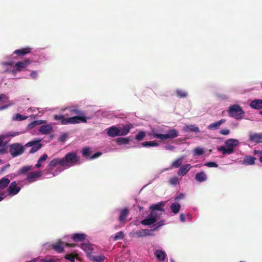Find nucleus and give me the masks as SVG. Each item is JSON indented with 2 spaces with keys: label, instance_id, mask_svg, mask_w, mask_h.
Segmentation results:
<instances>
[{
  "label": "nucleus",
  "instance_id": "nucleus-18",
  "mask_svg": "<svg viewBox=\"0 0 262 262\" xmlns=\"http://www.w3.org/2000/svg\"><path fill=\"white\" fill-rule=\"evenodd\" d=\"M80 248L86 253L88 258L92 254L93 248L92 244L89 243H82L80 245Z\"/></svg>",
  "mask_w": 262,
  "mask_h": 262
},
{
  "label": "nucleus",
  "instance_id": "nucleus-16",
  "mask_svg": "<svg viewBox=\"0 0 262 262\" xmlns=\"http://www.w3.org/2000/svg\"><path fill=\"white\" fill-rule=\"evenodd\" d=\"M33 167L32 166H29L27 165L23 166V167L20 168L16 173L11 174L10 175V177L11 179L14 178L15 177L18 176L22 174H25L28 171L31 170L33 169Z\"/></svg>",
  "mask_w": 262,
  "mask_h": 262
},
{
  "label": "nucleus",
  "instance_id": "nucleus-14",
  "mask_svg": "<svg viewBox=\"0 0 262 262\" xmlns=\"http://www.w3.org/2000/svg\"><path fill=\"white\" fill-rule=\"evenodd\" d=\"M155 255L158 260L161 262H167L168 258L166 252L162 249H157L155 252Z\"/></svg>",
  "mask_w": 262,
  "mask_h": 262
},
{
  "label": "nucleus",
  "instance_id": "nucleus-64",
  "mask_svg": "<svg viewBox=\"0 0 262 262\" xmlns=\"http://www.w3.org/2000/svg\"><path fill=\"white\" fill-rule=\"evenodd\" d=\"M36 110H37V108H33V109L32 110V111H33V112H35Z\"/></svg>",
  "mask_w": 262,
  "mask_h": 262
},
{
  "label": "nucleus",
  "instance_id": "nucleus-47",
  "mask_svg": "<svg viewBox=\"0 0 262 262\" xmlns=\"http://www.w3.org/2000/svg\"><path fill=\"white\" fill-rule=\"evenodd\" d=\"M27 117L24 115H20L19 114H17L13 116V120L16 121H21L27 119Z\"/></svg>",
  "mask_w": 262,
  "mask_h": 262
},
{
  "label": "nucleus",
  "instance_id": "nucleus-46",
  "mask_svg": "<svg viewBox=\"0 0 262 262\" xmlns=\"http://www.w3.org/2000/svg\"><path fill=\"white\" fill-rule=\"evenodd\" d=\"M204 152V150L203 148L198 147L195 148L193 150V155L194 156H200L203 154Z\"/></svg>",
  "mask_w": 262,
  "mask_h": 262
},
{
  "label": "nucleus",
  "instance_id": "nucleus-20",
  "mask_svg": "<svg viewBox=\"0 0 262 262\" xmlns=\"http://www.w3.org/2000/svg\"><path fill=\"white\" fill-rule=\"evenodd\" d=\"M249 139L251 141L255 143H260L262 142V133L249 134Z\"/></svg>",
  "mask_w": 262,
  "mask_h": 262
},
{
  "label": "nucleus",
  "instance_id": "nucleus-8",
  "mask_svg": "<svg viewBox=\"0 0 262 262\" xmlns=\"http://www.w3.org/2000/svg\"><path fill=\"white\" fill-rule=\"evenodd\" d=\"M228 114L230 117L239 120L244 117L245 112L239 105L234 104L229 107Z\"/></svg>",
  "mask_w": 262,
  "mask_h": 262
},
{
  "label": "nucleus",
  "instance_id": "nucleus-53",
  "mask_svg": "<svg viewBox=\"0 0 262 262\" xmlns=\"http://www.w3.org/2000/svg\"><path fill=\"white\" fill-rule=\"evenodd\" d=\"M220 134L223 135H228L230 134V130L228 129H223L220 130Z\"/></svg>",
  "mask_w": 262,
  "mask_h": 262
},
{
  "label": "nucleus",
  "instance_id": "nucleus-10",
  "mask_svg": "<svg viewBox=\"0 0 262 262\" xmlns=\"http://www.w3.org/2000/svg\"><path fill=\"white\" fill-rule=\"evenodd\" d=\"M9 96L5 94H0V111L4 110L14 105L13 101L9 100Z\"/></svg>",
  "mask_w": 262,
  "mask_h": 262
},
{
  "label": "nucleus",
  "instance_id": "nucleus-37",
  "mask_svg": "<svg viewBox=\"0 0 262 262\" xmlns=\"http://www.w3.org/2000/svg\"><path fill=\"white\" fill-rule=\"evenodd\" d=\"M78 254L77 253L67 254L64 256V258L71 262H75V259L78 258Z\"/></svg>",
  "mask_w": 262,
  "mask_h": 262
},
{
  "label": "nucleus",
  "instance_id": "nucleus-42",
  "mask_svg": "<svg viewBox=\"0 0 262 262\" xmlns=\"http://www.w3.org/2000/svg\"><path fill=\"white\" fill-rule=\"evenodd\" d=\"M116 142L119 145L123 144H127L129 143V139L127 138H118L116 139Z\"/></svg>",
  "mask_w": 262,
  "mask_h": 262
},
{
  "label": "nucleus",
  "instance_id": "nucleus-41",
  "mask_svg": "<svg viewBox=\"0 0 262 262\" xmlns=\"http://www.w3.org/2000/svg\"><path fill=\"white\" fill-rule=\"evenodd\" d=\"M89 258L97 262H101L104 259V257L102 255H94L92 254Z\"/></svg>",
  "mask_w": 262,
  "mask_h": 262
},
{
  "label": "nucleus",
  "instance_id": "nucleus-3",
  "mask_svg": "<svg viewBox=\"0 0 262 262\" xmlns=\"http://www.w3.org/2000/svg\"><path fill=\"white\" fill-rule=\"evenodd\" d=\"M63 162V159L55 158L49 163L47 171L53 177L58 175L60 172L66 169Z\"/></svg>",
  "mask_w": 262,
  "mask_h": 262
},
{
  "label": "nucleus",
  "instance_id": "nucleus-45",
  "mask_svg": "<svg viewBox=\"0 0 262 262\" xmlns=\"http://www.w3.org/2000/svg\"><path fill=\"white\" fill-rule=\"evenodd\" d=\"M59 259L55 257L40 258L39 262H59Z\"/></svg>",
  "mask_w": 262,
  "mask_h": 262
},
{
  "label": "nucleus",
  "instance_id": "nucleus-29",
  "mask_svg": "<svg viewBox=\"0 0 262 262\" xmlns=\"http://www.w3.org/2000/svg\"><path fill=\"white\" fill-rule=\"evenodd\" d=\"M250 106L254 109H260L262 108V100L255 99L250 103Z\"/></svg>",
  "mask_w": 262,
  "mask_h": 262
},
{
  "label": "nucleus",
  "instance_id": "nucleus-2",
  "mask_svg": "<svg viewBox=\"0 0 262 262\" xmlns=\"http://www.w3.org/2000/svg\"><path fill=\"white\" fill-rule=\"evenodd\" d=\"M70 112L71 113H74L78 116L66 118L64 116L62 115H56L54 116V119L58 121L57 123L63 125L76 124L81 122H86L88 118L85 117L83 112L77 109H72L70 110Z\"/></svg>",
  "mask_w": 262,
  "mask_h": 262
},
{
  "label": "nucleus",
  "instance_id": "nucleus-13",
  "mask_svg": "<svg viewBox=\"0 0 262 262\" xmlns=\"http://www.w3.org/2000/svg\"><path fill=\"white\" fill-rule=\"evenodd\" d=\"M40 142V140H34L29 142L26 144V147H31L30 153H34L41 148V144Z\"/></svg>",
  "mask_w": 262,
  "mask_h": 262
},
{
  "label": "nucleus",
  "instance_id": "nucleus-19",
  "mask_svg": "<svg viewBox=\"0 0 262 262\" xmlns=\"http://www.w3.org/2000/svg\"><path fill=\"white\" fill-rule=\"evenodd\" d=\"M64 245V242H62L60 239H59L55 244L52 245V248L58 253H60L63 252Z\"/></svg>",
  "mask_w": 262,
  "mask_h": 262
},
{
  "label": "nucleus",
  "instance_id": "nucleus-63",
  "mask_svg": "<svg viewBox=\"0 0 262 262\" xmlns=\"http://www.w3.org/2000/svg\"><path fill=\"white\" fill-rule=\"evenodd\" d=\"M170 262H175V261L173 259H171Z\"/></svg>",
  "mask_w": 262,
  "mask_h": 262
},
{
  "label": "nucleus",
  "instance_id": "nucleus-61",
  "mask_svg": "<svg viewBox=\"0 0 262 262\" xmlns=\"http://www.w3.org/2000/svg\"><path fill=\"white\" fill-rule=\"evenodd\" d=\"M64 245H66L67 247H73L75 246V244L65 243H64Z\"/></svg>",
  "mask_w": 262,
  "mask_h": 262
},
{
  "label": "nucleus",
  "instance_id": "nucleus-49",
  "mask_svg": "<svg viewBox=\"0 0 262 262\" xmlns=\"http://www.w3.org/2000/svg\"><path fill=\"white\" fill-rule=\"evenodd\" d=\"M42 122H43V121H42V120L34 121L31 122L28 125V127L30 128H32L33 127H34L36 125H37L38 124H40L42 123Z\"/></svg>",
  "mask_w": 262,
  "mask_h": 262
},
{
  "label": "nucleus",
  "instance_id": "nucleus-15",
  "mask_svg": "<svg viewBox=\"0 0 262 262\" xmlns=\"http://www.w3.org/2000/svg\"><path fill=\"white\" fill-rule=\"evenodd\" d=\"M41 174L40 171H35L29 173L25 180L27 183H32L40 177Z\"/></svg>",
  "mask_w": 262,
  "mask_h": 262
},
{
  "label": "nucleus",
  "instance_id": "nucleus-62",
  "mask_svg": "<svg viewBox=\"0 0 262 262\" xmlns=\"http://www.w3.org/2000/svg\"><path fill=\"white\" fill-rule=\"evenodd\" d=\"M259 161L262 163V155L259 158Z\"/></svg>",
  "mask_w": 262,
  "mask_h": 262
},
{
  "label": "nucleus",
  "instance_id": "nucleus-25",
  "mask_svg": "<svg viewBox=\"0 0 262 262\" xmlns=\"http://www.w3.org/2000/svg\"><path fill=\"white\" fill-rule=\"evenodd\" d=\"M195 179L197 182L202 183L207 180V176L204 171H201L195 174Z\"/></svg>",
  "mask_w": 262,
  "mask_h": 262
},
{
  "label": "nucleus",
  "instance_id": "nucleus-7",
  "mask_svg": "<svg viewBox=\"0 0 262 262\" xmlns=\"http://www.w3.org/2000/svg\"><path fill=\"white\" fill-rule=\"evenodd\" d=\"M20 187L17 185L16 181L12 182L8 188V192L3 191L0 193V202L8 195L13 196L17 194L20 190Z\"/></svg>",
  "mask_w": 262,
  "mask_h": 262
},
{
  "label": "nucleus",
  "instance_id": "nucleus-43",
  "mask_svg": "<svg viewBox=\"0 0 262 262\" xmlns=\"http://www.w3.org/2000/svg\"><path fill=\"white\" fill-rule=\"evenodd\" d=\"M146 133L143 131H140L138 134L136 136V139L138 141H140L144 139L145 137L146 136Z\"/></svg>",
  "mask_w": 262,
  "mask_h": 262
},
{
  "label": "nucleus",
  "instance_id": "nucleus-24",
  "mask_svg": "<svg viewBox=\"0 0 262 262\" xmlns=\"http://www.w3.org/2000/svg\"><path fill=\"white\" fill-rule=\"evenodd\" d=\"M191 166L189 164L184 165L180 167L177 174L179 176H183L185 175L191 169Z\"/></svg>",
  "mask_w": 262,
  "mask_h": 262
},
{
  "label": "nucleus",
  "instance_id": "nucleus-40",
  "mask_svg": "<svg viewBox=\"0 0 262 262\" xmlns=\"http://www.w3.org/2000/svg\"><path fill=\"white\" fill-rule=\"evenodd\" d=\"M184 157H180L174 160L171 164V167L174 168L179 167L183 163Z\"/></svg>",
  "mask_w": 262,
  "mask_h": 262
},
{
  "label": "nucleus",
  "instance_id": "nucleus-39",
  "mask_svg": "<svg viewBox=\"0 0 262 262\" xmlns=\"http://www.w3.org/2000/svg\"><path fill=\"white\" fill-rule=\"evenodd\" d=\"M128 214V210L126 208L122 209L120 211V214L119 216V221L120 222L124 221Z\"/></svg>",
  "mask_w": 262,
  "mask_h": 262
},
{
  "label": "nucleus",
  "instance_id": "nucleus-31",
  "mask_svg": "<svg viewBox=\"0 0 262 262\" xmlns=\"http://www.w3.org/2000/svg\"><path fill=\"white\" fill-rule=\"evenodd\" d=\"M255 159L251 156H246L243 160V164L246 165H251L255 163Z\"/></svg>",
  "mask_w": 262,
  "mask_h": 262
},
{
  "label": "nucleus",
  "instance_id": "nucleus-26",
  "mask_svg": "<svg viewBox=\"0 0 262 262\" xmlns=\"http://www.w3.org/2000/svg\"><path fill=\"white\" fill-rule=\"evenodd\" d=\"M18 132H9L0 135V145L4 139L9 137H15L19 135Z\"/></svg>",
  "mask_w": 262,
  "mask_h": 262
},
{
  "label": "nucleus",
  "instance_id": "nucleus-12",
  "mask_svg": "<svg viewBox=\"0 0 262 262\" xmlns=\"http://www.w3.org/2000/svg\"><path fill=\"white\" fill-rule=\"evenodd\" d=\"M152 231L144 229L138 231H133L130 232L129 235L133 237L139 238L151 235Z\"/></svg>",
  "mask_w": 262,
  "mask_h": 262
},
{
  "label": "nucleus",
  "instance_id": "nucleus-21",
  "mask_svg": "<svg viewBox=\"0 0 262 262\" xmlns=\"http://www.w3.org/2000/svg\"><path fill=\"white\" fill-rule=\"evenodd\" d=\"M107 134L108 136L114 137L116 136H119V127L116 126H112L106 129Z\"/></svg>",
  "mask_w": 262,
  "mask_h": 262
},
{
  "label": "nucleus",
  "instance_id": "nucleus-44",
  "mask_svg": "<svg viewBox=\"0 0 262 262\" xmlns=\"http://www.w3.org/2000/svg\"><path fill=\"white\" fill-rule=\"evenodd\" d=\"M176 94L177 96L180 98H185L187 96V93L184 90H177Z\"/></svg>",
  "mask_w": 262,
  "mask_h": 262
},
{
  "label": "nucleus",
  "instance_id": "nucleus-6",
  "mask_svg": "<svg viewBox=\"0 0 262 262\" xmlns=\"http://www.w3.org/2000/svg\"><path fill=\"white\" fill-rule=\"evenodd\" d=\"M62 159H63V162L66 169L81 163L79 157L75 152H69Z\"/></svg>",
  "mask_w": 262,
  "mask_h": 262
},
{
  "label": "nucleus",
  "instance_id": "nucleus-48",
  "mask_svg": "<svg viewBox=\"0 0 262 262\" xmlns=\"http://www.w3.org/2000/svg\"><path fill=\"white\" fill-rule=\"evenodd\" d=\"M124 237V233L122 231H120L117 233L114 237V241H118L119 239H123Z\"/></svg>",
  "mask_w": 262,
  "mask_h": 262
},
{
  "label": "nucleus",
  "instance_id": "nucleus-58",
  "mask_svg": "<svg viewBox=\"0 0 262 262\" xmlns=\"http://www.w3.org/2000/svg\"><path fill=\"white\" fill-rule=\"evenodd\" d=\"M165 148L166 150H173L174 148V146L170 145H166L165 147Z\"/></svg>",
  "mask_w": 262,
  "mask_h": 262
},
{
  "label": "nucleus",
  "instance_id": "nucleus-11",
  "mask_svg": "<svg viewBox=\"0 0 262 262\" xmlns=\"http://www.w3.org/2000/svg\"><path fill=\"white\" fill-rule=\"evenodd\" d=\"M161 213H157L155 212H151L150 214L145 219L141 221L144 225H150L156 223L159 219Z\"/></svg>",
  "mask_w": 262,
  "mask_h": 262
},
{
  "label": "nucleus",
  "instance_id": "nucleus-55",
  "mask_svg": "<svg viewBox=\"0 0 262 262\" xmlns=\"http://www.w3.org/2000/svg\"><path fill=\"white\" fill-rule=\"evenodd\" d=\"M163 225H164V221H161L160 222H158L156 224V225H155L156 228L153 230H154L156 228H158L161 227Z\"/></svg>",
  "mask_w": 262,
  "mask_h": 262
},
{
  "label": "nucleus",
  "instance_id": "nucleus-1",
  "mask_svg": "<svg viewBox=\"0 0 262 262\" xmlns=\"http://www.w3.org/2000/svg\"><path fill=\"white\" fill-rule=\"evenodd\" d=\"M30 64L28 59L14 62L12 60L3 61L1 63L2 68L5 73H6L16 78L18 73L24 71Z\"/></svg>",
  "mask_w": 262,
  "mask_h": 262
},
{
  "label": "nucleus",
  "instance_id": "nucleus-56",
  "mask_svg": "<svg viewBox=\"0 0 262 262\" xmlns=\"http://www.w3.org/2000/svg\"><path fill=\"white\" fill-rule=\"evenodd\" d=\"M253 153L256 155H258V156L259 157V158L260 157V156L262 155V150H254V151H253Z\"/></svg>",
  "mask_w": 262,
  "mask_h": 262
},
{
  "label": "nucleus",
  "instance_id": "nucleus-4",
  "mask_svg": "<svg viewBox=\"0 0 262 262\" xmlns=\"http://www.w3.org/2000/svg\"><path fill=\"white\" fill-rule=\"evenodd\" d=\"M239 144L237 139L231 138L225 142V146H221L217 148V150L221 151L224 155H230L232 154L234 149Z\"/></svg>",
  "mask_w": 262,
  "mask_h": 262
},
{
  "label": "nucleus",
  "instance_id": "nucleus-17",
  "mask_svg": "<svg viewBox=\"0 0 262 262\" xmlns=\"http://www.w3.org/2000/svg\"><path fill=\"white\" fill-rule=\"evenodd\" d=\"M71 236L74 242L77 243L84 241L87 235L84 233L79 232L74 233Z\"/></svg>",
  "mask_w": 262,
  "mask_h": 262
},
{
  "label": "nucleus",
  "instance_id": "nucleus-34",
  "mask_svg": "<svg viewBox=\"0 0 262 262\" xmlns=\"http://www.w3.org/2000/svg\"><path fill=\"white\" fill-rule=\"evenodd\" d=\"M170 208L172 212L176 214L180 211L181 209V205L178 203L174 202L171 204Z\"/></svg>",
  "mask_w": 262,
  "mask_h": 262
},
{
  "label": "nucleus",
  "instance_id": "nucleus-23",
  "mask_svg": "<svg viewBox=\"0 0 262 262\" xmlns=\"http://www.w3.org/2000/svg\"><path fill=\"white\" fill-rule=\"evenodd\" d=\"M226 122V120L224 119H222L219 121L211 123L207 127L208 129L209 130H216L220 128L221 125Z\"/></svg>",
  "mask_w": 262,
  "mask_h": 262
},
{
  "label": "nucleus",
  "instance_id": "nucleus-32",
  "mask_svg": "<svg viewBox=\"0 0 262 262\" xmlns=\"http://www.w3.org/2000/svg\"><path fill=\"white\" fill-rule=\"evenodd\" d=\"M52 129V127L50 124L43 125L40 126L39 132L42 134H48Z\"/></svg>",
  "mask_w": 262,
  "mask_h": 262
},
{
  "label": "nucleus",
  "instance_id": "nucleus-33",
  "mask_svg": "<svg viewBox=\"0 0 262 262\" xmlns=\"http://www.w3.org/2000/svg\"><path fill=\"white\" fill-rule=\"evenodd\" d=\"M10 182L9 179L7 177H3L0 179V189L6 188L10 183Z\"/></svg>",
  "mask_w": 262,
  "mask_h": 262
},
{
  "label": "nucleus",
  "instance_id": "nucleus-22",
  "mask_svg": "<svg viewBox=\"0 0 262 262\" xmlns=\"http://www.w3.org/2000/svg\"><path fill=\"white\" fill-rule=\"evenodd\" d=\"M164 204L165 203L164 202H161L156 204L151 205L150 206V209L151 210V212H155L158 214L159 213H158L157 211H164L163 207L164 206Z\"/></svg>",
  "mask_w": 262,
  "mask_h": 262
},
{
  "label": "nucleus",
  "instance_id": "nucleus-9",
  "mask_svg": "<svg viewBox=\"0 0 262 262\" xmlns=\"http://www.w3.org/2000/svg\"><path fill=\"white\" fill-rule=\"evenodd\" d=\"M9 152L13 157L21 155L25 151V147L20 143H13L10 145Z\"/></svg>",
  "mask_w": 262,
  "mask_h": 262
},
{
  "label": "nucleus",
  "instance_id": "nucleus-35",
  "mask_svg": "<svg viewBox=\"0 0 262 262\" xmlns=\"http://www.w3.org/2000/svg\"><path fill=\"white\" fill-rule=\"evenodd\" d=\"M81 153L82 156L90 160V158L91 157L90 155L92 153L90 148L87 147L83 148L81 150Z\"/></svg>",
  "mask_w": 262,
  "mask_h": 262
},
{
  "label": "nucleus",
  "instance_id": "nucleus-57",
  "mask_svg": "<svg viewBox=\"0 0 262 262\" xmlns=\"http://www.w3.org/2000/svg\"><path fill=\"white\" fill-rule=\"evenodd\" d=\"M184 198V194L183 193H180L176 197L175 200H181V199H183Z\"/></svg>",
  "mask_w": 262,
  "mask_h": 262
},
{
  "label": "nucleus",
  "instance_id": "nucleus-28",
  "mask_svg": "<svg viewBox=\"0 0 262 262\" xmlns=\"http://www.w3.org/2000/svg\"><path fill=\"white\" fill-rule=\"evenodd\" d=\"M31 51V49L30 48L26 47L15 50L14 54L18 56H24L25 54L30 53Z\"/></svg>",
  "mask_w": 262,
  "mask_h": 262
},
{
  "label": "nucleus",
  "instance_id": "nucleus-30",
  "mask_svg": "<svg viewBox=\"0 0 262 262\" xmlns=\"http://www.w3.org/2000/svg\"><path fill=\"white\" fill-rule=\"evenodd\" d=\"M183 130L185 132H193L199 133L200 131L199 128L194 125H185L184 126Z\"/></svg>",
  "mask_w": 262,
  "mask_h": 262
},
{
  "label": "nucleus",
  "instance_id": "nucleus-52",
  "mask_svg": "<svg viewBox=\"0 0 262 262\" xmlns=\"http://www.w3.org/2000/svg\"><path fill=\"white\" fill-rule=\"evenodd\" d=\"M38 75V73L36 71H31L30 76L31 78L36 79L37 78Z\"/></svg>",
  "mask_w": 262,
  "mask_h": 262
},
{
  "label": "nucleus",
  "instance_id": "nucleus-38",
  "mask_svg": "<svg viewBox=\"0 0 262 262\" xmlns=\"http://www.w3.org/2000/svg\"><path fill=\"white\" fill-rule=\"evenodd\" d=\"M142 146L145 147H156L159 145V143L155 141H146L144 142H143L141 144Z\"/></svg>",
  "mask_w": 262,
  "mask_h": 262
},
{
  "label": "nucleus",
  "instance_id": "nucleus-54",
  "mask_svg": "<svg viewBox=\"0 0 262 262\" xmlns=\"http://www.w3.org/2000/svg\"><path fill=\"white\" fill-rule=\"evenodd\" d=\"M101 154H102L101 152H97L95 153V154L93 155L92 156H91V157L90 158V160H93V159H96V158L99 157V156H100L101 155Z\"/></svg>",
  "mask_w": 262,
  "mask_h": 262
},
{
  "label": "nucleus",
  "instance_id": "nucleus-51",
  "mask_svg": "<svg viewBox=\"0 0 262 262\" xmlns=\"http://www.w3.org/2000/svg\"><path fill=\"white\" fill-rule=\"evenodd\" d=\"M205 165L208 167H217L218 165L214 162H207L205 164Z\"/></svg>",
  "mask_w": 262,
  "mask_h": 262
},
{
  "label": "nucleus",
  "instance_id": "nucleus-50",
  "mask_svg": "<svg viewBox=\"0 0 262 262\" xmlns=\"http://www.w3.org/2000/svg\"><path fill=\"white\" fill-rule=\"evenodd\" d=\"M179 182V179L176 177H172L169 180L170 184L173 186L177 185Z\"/></svg>",
  "mask_w": 262,
  "mask_h": 262
},
{
  "label": "nucleus",
  "instance_id": "nucleus-60",
  "mask_svg": "<svg viewBox=\"0 0 262 262\" xmlns=\"http://www.w3.org/2000/svg\"><path fill=\"white\" fill-rule=\"evenodd\" d=\"M6 152V148L5 147H2L0 148V155L4 154Z\"/></svg>",
  "mask_w": 262,
  "mask_h": 262
},
{
  "label": "nucleus",
  "instance_id": "nucleus-5",
  "mask_svg": "<svg viewBox=\"0 0 262 262\" xmlns=\"http://www.w3.org/2000/svg\"><path fill=\"white\" fill-rule=\"evenodd\" d=\"M148 134L150 136V139L157 138L162 141L178 137L179 135L178 132L174 129L169 130L164 134L157 133L154 130H152Z\"/></svg>",
  "mask_w": 262,
  "mask_h": 262
},
{
  "label": "nucleus",
  "instance_id": "nucleus-59",
  "mask_svg": "<svg viewBox=\"0 0 262 262\" xmlns=\"http://www.w3.org/2000/svg\"><path fill=\"white\" fill-rule=\"evenodd\" d=\"M180 220L182 222H185L186 221L185 215L184 214H181L180 215Z\"/></svg>",
  "mask_w": 262,
  "mask_h": 262
},
{
  "label": "nucleus",
  "instance_id": "nucleus-27",
  "mask_svg": "<svg viewBox=\"0 0 262 262\" xmlns=\"http://www.w3.org/2000/svg\"><path fill=\"white\" fill-rule=\"evenodd\" d=\"M132 128L131 125H127L121 127H119V136L126 135Z\"/></svg>",
  "mask_w": 262,
  "mask_h": 262
},
{
  "label": "nucleus",
  "instance_id": "nucleus-36",
  "mask_svg": "<svg viewBox=\"0 0 262 262\" xmlns=\"http://www.w3.org/2000/svg\"><path fill=\"white\" fill-rule=\"evenodd\" d=\"M48 158V156L46 154L43 155L38 160L36 164L35 165V167L38 168L40 167L42 164L47 160Z\"/></svg>",
  "mask_w": 262,
  "mask_h": 262
}]
</instances>
